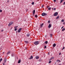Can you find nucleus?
Wrapping results in <instances>:
<instances>
[{"label": "nucleus", "mask_w": 65, "mask_h": 65, "mask_svg": "<svg viewBox=\"0 0 65 65\" xmlns=\"http://www.w3.org/2000/svg\"><path fill=\"white\" fill-rule=\"evenodd\" d=\"M47 15V14L46 13H45L44 12L42 14V16L43 17H44V16H45V15Z\"/></svg>", "instance_id": "nucleus-1"}, {"label": "nucleus", "mask_w": 65, "mask_h": 65, "mask_svg": "<svg viewBox=\"0 0 65 65\" xmlns=\"http://www.w3.org/2000/svg\"><path fill=\"white\" fill-rule=\"evenodd\" d=\"M39 44V41H36L34 42V44L35 45H38Z\"/></svg>", "instance_id": "nucleus-2"}, {"label": "nucleus", "mask_w": 65, "mask_h": 65, "mask_svg": "<svg viewBox=\"0 0 65 65\" xmlns=\"http://www.w3.org/2000/svg\"><path fill=\"white\" fill-rule=\"evenodd\" d=\"M22 30V28H20L19 29V30H18V32L19 33H20L21 32V31Z\"/></svg>", "instance_id": "nucleus-3"}, {"label": "nucleus", "mask_w": 65, "mask_h": 65, "mask_svg": "<svg viewBox=\"0 0 65 65\" xmlns=\"http://www.w3.org/2000/svg\"><path fill=\"white\" fill-rule=\"evenodd\" d=\"M58 14V12H56L54 14V16H57V15Z\"/></svg>", "instance_id": "nucleus-4"}, {"label": "nucleus", "mask_w": 65, "mask_h": 65, "mask_svg": "<svg viewBox=\"0 0 65 65\" xmlns=\"http://www.w3.org/2000/svg\"><path fill=\"white\" fill-rule=\"evenodd\" d=\"M12 24H13V23L12 22H10L8 25V26H11V25H12Z\"/></svg>", "instance_id": "nucleus-5"}, {"label": "nucleus", "mask_w": 65, "mask_h": 65, "mask_svg": "<svg viewBox=\"0 0 65 65\" xmlns=\"http://www.w3.org/2000/svg\"><path fill=\"white\" fill-rule=\"evenodd\" d=\"M35 10H34L33 11V15H34V14H35Z\"/></svg>", "instance_id": "nucleus-6"}, {"label": "nucleus", "mask_w": 65, "mask_h": 65, "mask_svg": "<svg viewBox=\"0 0 65 65\" xmlns=\"http://www.w3.org/2000/svg\"><path fill=\"white\" fill-rule=\"evenodd\" d=\"M51 27H52V25L50 24L48 26V27L49 28H51Z\"/></svg>", "instance_id": "nucleus-7"}, {"label": "nucleus", "mask_w": 65, "mask_h": 65, "mask_svg": "<svg viewBox=\"0 0 65 65\" xmlns=\"http://www.w3.org/2000/svg\"><path fill=\"white\" fill-rule=\"evenodd\" d=\"M56 43H54L53 44V46L54 47H55V46H56Z\"/></svg>", "instance_id": "nucleus-8"}, {"label": "nucleus", "mask_w": 65, "mask_h": 65, "mask_svg": "<svg viewBox=\"0 0 65 65\" xmlns=\"http://www.w3.org/2000/svg\"><path fill=\"white\" fill-rule=\"evenodd\" d=\"M35 58L36 59H39V56H36L35 57Z\"/></svg>", "instance_id": "nucleus-9"}, {"label": "nucleus", "mask_w": 65, "mask_h": 65, "mask_svg": "<svg viewBox=\"0 0 65 65\" xmlns=\"http://www.w3.org/2000/svg\"><path fill=\"white\" fill-rule=\"evenodd\" d=\"M33 59V56H31L30 58H29V59L30 60H31V59Z\"/></svg>", "instance_id": "nucleus-10"}, {"label": "nucleus", "mask_w": 65, "mask_h": 65, "mask_svg": "<svg viewBox=\"0 0 65 65\" xmlns=\"http://www.w3.org/2000/svg\"><path fill=\"white\" fill-rule=\"evenodd\" d=\"M7 60V59H6V58H5L4 61V63H6Z\"/></svg>", "instance_id": "nucleus-11"}, {"label": "nucleus", "mask_w": 65, "mask_h": 65, "mask_svg": "<svg viewBox=\"0 0 65 65\" xmlns=\"http://www.w3.org/2000/svg\"><path fill=\"white\" fill-rule=\"evenodd\" d=\"M43 23H42L40 25V26L41 27H42L43 26Z\"/></svg>", "instance_id": "nucleus-12"}, {"label": "nucleus", "mask_w": 65, "mask_h": 65, "mask_svg": "<svg viewBox=\"0 0 65 65\" xmlns=\"http://www.w3.org/2000/svg\"><path fill=\"white\" fill-rule=\"evenodd\" d=\"M30 34H28L26 35V36H27V37H29L30 36Z\"/></svg>", "instance_id": "nucleus-13"}, {"label": "nucleus", "mask_w": 65, "mask_h": 65, "mask_svg": "<svg viewBox=\"0 0 65 65\" xmlns=\"http://www.w3.org/2000/svg\"><path fill=\"white\" fill-rule=\"evenodd\" d=\"M21 60H19L18 62V63H21Z\"/></svg>", "instance_id": "nucleus-14"}, {"label": "nucleus", "mask_w": 65, "mask_h": 65, "mask_svg": "<svg viewBox=\"0 0 65 65\" xmlns=\"http://www.w3.org/2000/svg\"><path fill=\"white\" fill-rule=\"evenodd\" d=\"M48 43V42L47 41H45V44H47Z\"/></svg>", "instance_id": "nucleus-15"}, {"label": "nucleus", "mask_w": 65, "mask_h": 65, "mask_svg": "<svg viewBox=\"0 0 65 65\" xmlns=\"http://www.w3.org/2000/svg\"><path fill=\"white\" fill-rule=\"evenodd\" d=\"M24 42H25V43H26L27 44L28 43H29L28 41H25Z\"/></svg>", "instance_id": "nucleus-16"}, {"label": "nucleus", "mask_w": 65, "mask_h": 65, "mask_svg": "<svg viewBox=\"0 0 65 65\" xmlns=\"http://www.w3.org/2000/svg\"><path fill=\"white\" fill-rule=\"evenodd\" d=\"M56 62H60L61 61L58 59L57 60H56Z\"/></svg>", "instance_id": "nucleus-17"}, {"label": "nucleus", "mask_w": 65, "mask_h": 65, "mask_svg": "<svg viewBox=\"0 0 65 65\" xmlns=\"http://www.w3.org/2000/svg\"><path fill=\"white\" fill-rule=\"evenodd\" d=\"M10 53V51L8 52L7 53V55H8V54H9Z\"/></svg>", "instance_id": "nucleus-18"}, {"label": "nucleus", "mask_w": 65, "mask_h": 65, "mask_svg": "<svg viewBox=\"0 0 65 65\" xmlns=\"http://www.w3.org/2000/svg\"><path fill=\"white\" fill-rule=\"evenodd\" d=\"M52 9V8L51 7H49L48 8V10H51V9Z\"/></svg>", "instance_id": "nucleus-19"}, {"label": "nucleus", "mask_w": 65, "mask_h": 65, "mask_svg": "<svg viewBox=\"0 0 65 65\" xmlns=\"http://www.w3.org/2000/svg\"><path fill=\"white\" fill-rule=\"evenodd\" d=\"M35 18H37V17H38V16L37 15H35Z\"/></svg>", "instance_id": "nucleus-20"}, {"label": "nucleus", "mask_w": 65, "mask_h": 65, "mask_svg": "<svg viewBox=\"0 0 65 65\" xmlns=\"http://www.w3.org/2000/svg\"><path fill=\"white\" fill-rule=\"evenodd\" d=\"M59 16H58L56 18V19H59Z\"/></svg>", "instance_id": "nucleus-21"}, {"label": "nucleus", "mask_w": 65, "mask_h": 65, "mask_svg": "<svg viewBox=\"0 0 65 65\" xmlns=\"http://www.w3.org/2000/svg\"><path fill=\"white\" fill-rule=\"evenodd\" d=\"M31 4L32 5H34V2H33L31 3Z\"/></svg>", "instance_id": "nucleus-22"}, {"label": "nucleus", "mask_w": 65, "mask_h": 65, "mask_svg": "<svg viewBox=\"0 0 65 65\" xmlns=\"http://www.w3.org/2000/svg\"><path fill=\"white\" fill-rule=\"evenodd\" d=\"M61 21L62 22H64V19H62L61 20Z\"/></svg>", "instance_id": "nucleus-23"}, {"label": "nucleus", "mask_w": 65, "mask_h": 65, "mask_svg": "<svg viewBox=\"0 0 65 65\" xmlns=\"http://www.w3.org/2000/svg\"><path fill=\"white\" fill-rule=\"evenodd\" d=\"M18 26H15L14 27V28H18Z\"/></svg>", "instance_id": "nucleus-24"}, {"label": "nucleus", "mask_w": 65, "mask_h": 65, "mask_svg": "<svg viewBox=\"0 0 65 65\" xmlns=\"http://www.w3.org/2000/svg\"><path fill=\"white\" fill-rule=\"evenodd\" d=\"M65 29L64 28H63L62 30V31H64L65 30Z\"/></svg>", "instance_id": "nucleus-25"}, {"label": "nucleus", "mask_w": 65, "mask_h": 65, "mask_svg": "<svg viewBox=\"0 0 65 65\" xmlns=\"http://www.w3.org/2000/svg\"><path fill=\"white\" fill-rule=\"evenodd\" d=\"M64 0H61V1L60 2V3H62V2H63V1Z\"/></svg>", "instance_id": "nucleus-26"}, {"label": "nucleus", "mask_w": 65, "mask_h": 65, "mask_svg": "<svg viewBox=\"0 0 65 65\" xmlns=\"http://www.w3.org/2000/svg\"><path fill=\"white\" fill-rule=\"evenodd\" d=\"M11 56L12 57H14V54H12Z\"/></svg>", "instance_id": "nucleus-27"}, {"label": "nucleus", "mask_w": 65, "mask_h": 65, "mask_svg": "<svg viewBox=\"0 0 65 65\" xmlns=\"http://www.w3.org/2000/svg\"><path fill=\"white\" fill-rule=\"evenodd\" d=\"M57 0H54V2H56V1H57Z\"/></svg>", "instance_id": "nucleus-28"}, {"label": "nucleus", "mask_w": 65, "mask_h": 65, "mask_svg": "<svg viewBox=\"0 0 65 65\" xmlns=\"http://www.w3.org/2000/svg\"><path fill=\"white\" fill-rule=\"evenodd\" d=\"M46 48V46H44V48Z\"/></svg>", "instance_id": "nucleus-29"}, {"label": "nucleus", "mask_w": 65, "mask_h": 65, "mask_svg": "<svg viewBox=\"0 0 65 65\" xmlns=\"http://www.w3.org/2000/svg\"><path fill=\"white\" fill-rule=\"evenodd\" d=\"M14 31H17V28H15L14 29Z\"/></svg>", "instance_id": "nucleus-30"}, {"label": "nucleus", "mask_w": 65, "mask_h": 65, "mask_svg": "<svg viewBox=\"0 0 65 65\" xmlns=\"http://www.w3.org/2000/svg\"><path fill=\"white\" fill-rule=\"evenodd\" d=\"M51 62H52L51 61H50L48 62V63H49V64H50V63H51Z\"/></svg>", "instance_id": "nucleus-31"}, {"label": "nucleus", "mask_w": 65, "mask_h": 65, "mask_svg": "<svg viewBox=\"0 0 65 65\" xmlns=\"http://www.w3.org/2000/svg\"><path fill=\"white\" fill-rule=\"evenodd\" d=\"M39 62H40L41 61V59H40V60H39Z\"/></svg>", "instance_id": "nucleus-32"}, {"label": "nucleus", "mask_w": 65, "mask_h": 65, "mask_svg": "<svg viewBox=\"0 0 65 65\" xmlns=\"http://www.w3.org/2000/svg\"><path fill=\"white\" fill-rule=\"evenodd\" d=\"M50 35V37H52V35H52V34H51Z\"/></svg>", "instance_id": "nucleus-33"}, {"label": "nucleus", "mask_w": 65, "mask_h": 65, "mask_svg": "<svg viewBox=\"0 0 65 65\" xmlns=\"http://www.w3.org/2000/svg\"><path fill=\"white\" fill-rule=\"evenodd\" d=\"M2 11L1 10H0V12H2Z\"/></svg>", "instance_id": "nucleus-34"}, {"label": "nucleus", "mask_w": 65, "mask_h": 65, "mask_svg": "<svg viewBox=\"0 0 65 65\" xmlns=\"http://www.w3.org/2000/svg\"><path fill=\"white\" fill-rule=\"evenodd\" d=\"M50 22H51L50 21H48V23H50Z\"/></svg>", "instance_id": "nucleus-35"}, {"label": "nucleus", "mask_w": 65, "mask_h": 65, "mask_svg": "<svg viewBox=\"0 0 65 65\" xmlns=\"http://www.w3.org/2000/svg\"><path fill=\"white\" fill-rule=\"evenodd\" d=\"M0 60L2 61V58H1V59H0Z\"/></svg>", "instance_id": "nucleus-36"}, {"label": "nucleus", "mask_w": 65, "mask_h": 65, "mask_svg": "<svg viewBox=\"0 0 65 65\" xmlns=\"http://www.w3.org/2000/svg\"><path fill=\"white\" fill-rule=\"evenodd\" d=\"M64 48H65V47H63L62 49V50H64Z\"/></svg>", "instance_id": "nucleus-37"}, {"label": "nucleus", "mask_w": 65, "mask_h": 65, "mask_svg": "<svg viewBox=\"0 0 65 65\" xmlns=\"http://www.w3.org/2000/svg\"><path fill=\"white\" fill-rule=\"evenodd\" d=\"M51 58L52 59H54V57H52Z\"/></svg>", "instance_id": "nucleus-38"}, {"label": "nucleus", "mask_w": 65, "mask_h": 65, "mask_svg": "<svg viewBox=\"0 0 65 65\" xmlns=\"http://www.w3.org/2000/svg\"><path fill=\"white\" fill-rule=\"evenodd\" d=\"M59 55H61V53H59Z\"/></svg>", "instance_id": "nucleus-39"}, {"label": "nucleus", "mask_w": 65, "mask_h": 65, "mask_svg": "<svg viewBox=\"0 0 65 65\" xmlns=\"http://www.w3.org/2000/svg\"><path fill=\"white\" fill-rule=\"evenodd\" d=\"M63 4H64V5H65V2H64L63 3Z\"/></svg>", "instance_id": "nucleus-40"}, {"label": "nucleus", "mask_w": 65, "mask_h": 65, "mask_svg": "<svg viewBox=\"0 0 65 65\" xmlns=\"http://www.w3.org/2000/svg\"><path fill=\"white\" fill-rule=\"evenodd\" d=\"M56 9L55 8H54V10H56Z\"/></svg>", "instance_id": "nucleus-41"}, {"label": "nucleus", "mask_w": 65, "mask_h": 65, "mask_svg": "<svg viewBox=\"0 0 65 65\" xmlns=\"http://www.w3.org/2000/svg\"><path fill=\"white\" fill-rule=\"evenodd\" d=\"M43 6H43V5H42V8L43 7Z\"/></svg>", "instance_id": "nucleus-42"}, {"label": "nucleus", "mask_w": 65, "mask_h": 65, "mask_svg": "<svg viewBox=\"0 0 65 65\" xmlns=\"http://www.w3.org/2000/svg\"><path fill=\"white\" fill-rule=\"evenodd\" d=\"M64 26H62L61 28V29H62L63 28H64Z\"/></svg>", "instance_id": "nucleus-43"}, {"label": "nucleus", "mask_w": 65, "mask_h": 65, "mask_svg": "<svg viewBox=\"0 0 65 65\" xmlns=\"http://www.w3.org/2000/svg\"><path fill=\"white\" fill-rule=\"evenodd\" d=\"M51 60H52V59L51 58H50L49 59V61H51Z\"/></svg>", "instance_id": "nucleus-44"}, {"label": "nucleus", "mask_w": 65, "mask_h": 65, "mask_svg": "<svg viewBox=\"0 0 65 65\" xmlns=\"http://www.w3.org/2000/svg\"><path fill=\"white\" fill-rule=\"evenodd\" d=\"M7 2L8 3L9 2V1H7Z\"/></svg>", "instance_id": "nucleus-45"}, {"label": "nucleus", "mask_w": 65, "mask_h": 65, "mask_svg": "<svg viewBox=\"0 0 65 65\" xmlns=\"http://www.w3.org/2000/svg\"><path fill=\"white\" fill-rule=\"evenodd\" d=\"M4 31L3 30H2V31Z\"/></svg>", "instance_id": "nucleus-46"}, {"label": "nucleus", "mask_w": 65, "mask_h": 65, "mask_svg": "<svg viewBox=\"0 0 65 65\" xmlns=\"http://www.w3.org/2000/svg\"><path fill=\"white\" fill-rule=\"evenodd\" d=\"M59 65H62L61 64H59Z\"/></svg>", "instance_id": "nucleus-47"}, {"label": "nucleus", "mask_w": 65, "mask_h": 65, "mask_svg": "<svg viewBox=\"0 0 65 65\" xmlns=\"http://www.w3.org/2000/svg\"><path fill=\"white\" fill-rule=\"evenodd\" d=\"M46 37V35H45V37Z\"/></svg>", "instance_id": "nucleus-48"}, {"label": "nucleus", "mask_w": 65, "mask_h": 65, "mask_svg": "<svg viewBox=\"0 0 65 65\" xmlns=\"http://www.w3.org/2000/svg\"><path fill=\"white\" fill-rule=\"evenodd\" d=\"M52 10H53V9H54L53 8H52Z\"/></svg>", "instance_id": "nucleus-49"}, {"label": "nucleus", "mask_w": 65, "mask_h": 65, "mask_svg": "<svg viewBox=\"0 0 65 65\" xmlns=\"http://www.w3.org/2000/svg\"><path fill=\"white\" fill-rule=\"evenodd\" d=\"M3 54H4V52H3Z\"/></svg>", "instance_id": "nucleus-50"}, {"label": "nucleus", "mask_w": 65, "mask_h": 65, "mask_svg": "<svg viewBox=\"0 0 65 65\" xmlns=\"http://www.w3.org/2000/svg\"><path fill=\"white\" fill-rule=\"evenodd\" d=\"M49 7H47V8H48Z\"/></svg>", "instance_id": "nucleus-51"}, {"label": "nucleus", "mask_w": 65, "mask_h": 65, "mask_svg": "<svg viewBox=\"0 0 65 65\" xmlns=\"http://www.w3.org/2000/svg\"><path fill=\"white\" fill-rule=\"evenodd\" d=\"M49 53H48V55H49Z\"/></svg>", "instance_id": "nucleus-52"}, {"label": "nucleus", "mask_w": 65, "mask_h": 65, "mask_svg": "<svg viewBox=\"0 0 65 65\" xmlns=\"http://www.w3.org/2000/svg\"><path fill=\"white\" fill-rule=\"evenodd\" d=\"M1 61L0 60V62H1Z\"/></svg>", "instance_id": "nucleus-53"}, {"label": "nucleus", "mask_w": 65, "mask_h": 65, "mask_svg": "<svg viewBox=\"0 0 65 65\" xmlns=\"http://www.w3.org/2000/svg\"><path fill=\"white\" fill-rule=\"evenodd\" d=\"M1 58V56H0V58Z\"/></svg>", "instance_id": "nucleus-54"}, {"label": "nucleus", "mask_w": 65, "mask_h": 65, "mask_svg": "<svg viewBox=\"0 0 65 65\" xmlns=\"http://www.w3.org/2000/svg\"><path fill=\"white\" fill-rule=\"evenodd\" d=\"M64 24V23H63V24Z\"/></svg>", "instance_id": "nucleus-55"}]
</instances>
